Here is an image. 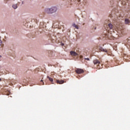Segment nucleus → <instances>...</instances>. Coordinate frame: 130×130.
Listing matches in <instances>:
<instances>
[{"label":"nucleus","mask_w":130,"mask_h":130,"mask_svg":"<svg viewBox=\"0 0 130 130\" xmlns=\"http://www.w3.org/2000/svg\"><path fill=\"white\" fill-rule=\"evenodd\" d=\"M85 59H86V60H90V58H85Z\"/></svg>","instance_id":"2eb2a0df"},{"label":"nucleus","mask_w":130,"mask_h":130,"mask_svg":"<svg viewBox=\"0 0 130 130\" xmlns=\"http://www.w3.org/2000/svg\"><path fill=\"white\" fill-rule=\"evenodd\" d=\"M93 62L94 64H96L98 67H99V64H100V61L98 59L93 60Z\"/></svg>","instance_id":"7ed1b4c3"},{"label":"nucleus","mask_w":130,"mask_h":130,"mask_svg":"<svg viewBox=\"0 0 130 130\" xmlns=\"http://www.w3.org/2000/svg\"><path fill=\"white\" fill-rule=\"evenodd\" d=\"M47 78L49 79V81H50L52 84H53V79H52L51 77H49V76H47Z\"/></svg>","instance_id":"6e6552de"},{"label":"nucleus","mask_w":130,"mask_h":130,"mask_svg":"<svg viewBox=\"0 0 130 130\" xmlns=\"http://www.w3.org/2000/svg\"><path fill=\"white\" fill-rule=\"evenodd\" d=\"M57 11V8L56 7H53L51 8H46L45 9V13L46 14H53Z\"/></svg>","instance_id":"f257e3e1"},{"label":"nucleus","mask_w":130,"mask_h":130,"mask_svg":"<svg viewBox=\"0 0 130 130\" xmlns=\"http://www.w3.org/2000/svg\"><path fill=\"white\" fill-rule=\"evenodd\" d=\"M12 8H13V9H14V10H16V9H17V8H18V5L17 4H14L12 6Z\"/></svg>","instance_id":"9d476101"},{"label":"nucleus","mask_w":130,"mask_h":130,"mask_svg":"<svg viewBox=\"0 0 130 130\" xmlns=\"http://www.w3.org/2000/svg\"><path fill=\"white\" fill-rule=\"evenodd\" d=\"M73 26L76 28V29H79V26H78V25L74 24L73 25Z\"/></svg>","instance_id":"f8f14e48"},{"label":"nucleus","mask_w":130,"mask_h":130,"mask_svg":"<svg viewBox=\"0 0 130 130\" xmlns=\"http://www.w3.org/2000/svg\"><path fill=\"white\" fill-rule=\"evenodd\" d=\"M2 44H3V42H2L1 40H0V46L1 45H2Z\"/></svg>","instance_id":"4468645a"},{"label":"nucleus","mask_w":130,"mask_h":130,"mask_svg":"<svg viewBox=\"0 0 130 130\" xmlns=\"http://www.w3.org/2000/svg\"><path fill=\"white\" fill-rule=\"evenodd\" d=\"M1 81H2V79L0 78V82H1Z\"/></svg>","instance_id":"a211bd4d"},{"label":"nucleus","mask_w":130,"mask_h":130,"mask_svg":"<svg viewBox=\"0 0 130 130\" xmlns=\"http://www.w3.org/2000/svg\"><path fill=\"white\" fill-rule=\"evenodd\" d=\"M78 2H80V0H78Z\"/></svg>","instance_id":"6ab92c4d"},{"label":"nucleus","mask_w":130,"mask_h":130,"mask_svg":"<svg viewBox=\"0 0 130 130\" xmlns=\"http://www.w3.org/2000/svg\"><path fill=\"white\" fill-rule=\"evenodd\" d=\"M56 83H57V84H63V83H64V81L57 80H56Z\"/></svg>","instance_id":"39448f33"},{"label":"nucleus","mask_w":130,"mask_h":130,"mask_svg":"<svg viewBox=\"0 0 130 130\" xmlns=\"http://www.w3.org/2000/svg\"><path fill=\"white\" fill-rule=\"evenodd\" d=\"M130 21L128 19H125V24H129Z\"/></svg>","instance_id":"1a4fd4ad"},{"label":"nucleus","mask_w":130,"mask_h":130,"mask_svg":"<svg viewBox=\"0 0 130 130\" xmlns=\"http://www.w3.org/2000/svg\"><path fill=\"white\" fill-rule=\"evenodd\" d=\"M75 72L77 74H83L84 70L81 69H76Z\"/></svg>","instance_id":"f03ea898"},{"label":"nucleus","mask_w":130,"mask_h":130,"mask_svg":"<svg viewBox=\"0 0 130 130\" xmlns=\"http://www.w3.org/2000/svg\"><path fill=\"white\" fill-rule=\"evenodd\" d=\"M62 45H63V44H62Z\"/></svg>","instance_id":"aec40b11"},{"label":"nucleus","mask_w":130,"mask_h":130,"mask_svg":"<svg viewBox=\"0 0 130 130\" xmlns=\"http://www.w3.org/2000/svg\"><path fill=\"white\" fill-rule=\"evenodd\" d=\"M70 54H71V55H72V56H77V55H78V53H77L76 52L73 51L70 52Z\"/></svg>","instance_id":"20e7f679"},{"label":"nucleus","mask_w":130,"mask_h":130,"mask_svg":"<svg viewBox=\"0 0 130 130\" xmlns=\"http://www.w3.org/2000/svg\"><path fill=\"white\" fill-rule=\"evenodd\" d=\"M100 50L101 51H103V52H106V53L108 52V51H107V50L104 49L103 48H102V47H101V48H100Z\"/></svg>","instance_id":"0eeeda50"},{"label":"nucleus","mask_w":130,"mask_h":130,"mask_svg":"<svg viewBox=\"0 0 130 130\" xmlns=\"http://www.w3.org/2000/svg\"><path fill=\"white\" fill-rule=\"evenodd\" d=\"M83 58V56H80V58Z\"/></svg>","instance_id":"dca6fc26"},{"label":"nucleus","mask_w":130,"mask_h":130,"mask_svg":"<svg viewBox=\"0 0 130 130\" xmlns=\"http://www.w3.org/2000/svg\"><path fill=\"white\" fill-rule=\"evenodd\" d=\"M1 58H2V56L1 55H0V59H1Z\"/></svg>","instance_id":"f3484780"},{"label":"nucleus","mask_w":130,"mask_h":130,"mask_svg":"<svg viewBox=\"0 0 130 130\" xmlns=\"http://www.w3.org/2000/svg\"><path fill=\"white\" fill-rule=\"evenodd\" d=\"M106 26H108L109 27V29H112L113 28V25L111 23H107L106 24Z\"/></svg>","instance_id":"423d86ee"},{"label":"nucleus","mask_w":130,"mask_h":130,"mask_svg":"<svg viewBox=\"0 0 130 130\" xmlns=\"http://www.w3.org/2000/svg\"><path fill=\"white\" fill-rule=\"evenodd\" d=\"M41 83H42V84H41V85H44V82H43V80H41Z\"/></svg>","instance_id":"ddd939ff"},{"label":"nucleus","mask_w":130,"mask_h":130,"mask_svg":"<svg viewBox=\"0 0 130 130\" xmlns=\"http://www.w3.org/2000/svg\"><path fill=\"white\" fill-rule=\"evenodd\" d=\"M122 5H126V0H123L122 2Z\"/></svg>","instance_id":"9b49d317"}]
</instances>
